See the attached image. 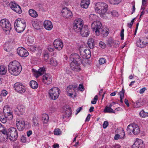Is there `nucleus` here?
<instances>
[{"instance_id": "9b49d317", "label": "nucleus", "mask_w": 148, "mask_h": 148, "mask_svg": "<svg viewBox=\"0 0 148 148\" xmlns=\"http://www.w3.org/2000/svg\"><path fill=\"white\" fill-rule=\"evenodd\" d=\"M14 90L19 93L22 94L26 91V88L20 82H17L14 85Z\"/></svg>"}, {"instance_id": "1a4fd4ad", "label": "nucleus", "mask_w": 148, "mask_h": 148, "mask_svg": "<svg viewBox=\"0 0 148 148\" xmlns=\"http://www.w3.org/2000/svg\"><path fill=\"white\" fill-rule=\"evenodd\" d=\"M84 26L83 22L81 19H77L74 21L73 24V27L75 32H79Z\"/></svg>"}, {"instance_id": "2eb2a0df", "label": "nucleus", "mask_w": 148, "mask_h": 148, "mask_svg": "<svg viewBox=\"0 0 148 148\" xmlns=\"http://www.w3.org/2000/svg\"><path fill=\"white\" fill-rule=\"evenodd\" d=\"M17 53L21 57H26L29 55L28 51L23 47H19L17 49Z\"/></svg>"}, {"instance_id": "4be33fe9", "label": "nucleus", "mask_w": 148, "mask_h": 148, "mask_svg": "<svg viewBox=\"0 0 148 148\" xmlns=\"http://www.w3.org/2000/svg\"><path fill=\"white\" fill-rule=\"evenodd\" d=\"M25 108L23 105L18 106L15 110V113L18 116L22 115L24 112Z\"/></svg>"}, {"instance_id": "72a5a7b5", "label": "nucleus", "mask_w": 148, "mask_h": 148, "mask_svg": "<svg viewBox=\"0 0 148 148\" xmlns=\"http://www.w3.org/2000/svg\"><path fill=\"white\" fill-rule=\"evenodd\" d=\"M49 119L48 115L46 114H43L42 116V120H43L44 123L46 124L48 122Z\"/></svg>"}, {"instance_id": "423d86ee", "label": "nucleus", "mask_w": 148, "mask_h": 148, "mask_svg": "<svg viewBox=\"0 0 148 148\" xmlns=\"http://www.w3.org/2000/svg\"><path fill=\"white\" fill-rule=\"evenodd\" d=\"M128 133L132 134L133 133L135 135H138L140 133V130L139 126L136 124H131L127 127Z\"/></svg>"}, {"instance_id": "13d9d810", "label": "nucleus", "mask_w": 148, "mask_h": 148, "mask_svg": "<svg viewBox=\"0 0 148 148\" xmlns=\"http://www.w3.org/2000/svg\"><path fill=\"white\" fill-rule=\"evenodd\" d=\"M79 89L81 91H83L84 90V88L83 84H80L79 86Z\"/></svg>"}, {"instance_id": "b1692460", "label": "nucleus", "mask_w": 148, "mask_h": 148, "mask_svg": "<svg viewBox=\"0 0 148 148\" xmlns=\"http://www.w3.org/2000/svg\"><path fill=\"white\" fill-rule=\"evenodd\" d=\"M32 70L35 72L34 75L37 78L39 76L44 74L45 72V68L44 67L40 68L39 69L38 71H36L34 69H32Z\"/></svg>"}, {"instance_id": "bf43d9fd", "label": "nucleus", "mask_w": 148, "mask_h": 148, "mask_svg": "<svg viewBox=\"0 0 148 148\" xmlns=\"http://www.w3.org/2000/svg\"><path fill=\"white\" fill-rule=\"evenodd\" d=\"M26 140V137L23 136H22L21 138V141L22 143H25Z\"/></svg>"}, {"instance_id": "5fc2aeb1", "label": "nucleus", "mask_w": 148, "mask_h": 148, "mask_svg": "<svg viewBox=\"0 0 148 148\" xmlns=\"http://www.w3.org/2000/svg\"><path fill=\"white\" fill-rule=\"evenodd\" d=\"M108 125V123L107 121H105L103 124V127L104 129L107 128Z\"/></svg>"}, {"instance_id": "79ce46f5", "label": "nucleus", "mask_w": 148, "mask_h": 148, "mask_svg": "<svg viewBox=\"0 0 148 148\" xmlns=\"http://www.w3.org/2000/svg\"><path fill=\"white\" fill-rule=\"evenodd\" d=\"M33 26L34 28L36 29H40V26L38 23L36 22H34L33 24Z\"/></svg>"}, {"instance_id": "6ab92c4d", "label": "nucleus", "mask_w": 148, "mask_h": 148, "mask_svg": "<svg viewBox=\"0 0 148 148\" xmlns=\"http://www.w3.org/2000/svg\"><path fill=\"white\" fill-rule=\"evenodd\" d=\"M6 133V130L4 126L0 123V139L3 140L4 138H7Z\"/></svg>"}, {"instance_id": "4c0bfd02", "label": "nucleus", "mask_w": 148, "mask_h": 148, "mask_svg": "<svg viewBox=\"0 0 148 148\" xmlns=\"http://www.w3.org/2000/svg\"><path fill=\"white\" fill-rule=\"evenodd\" d=\"M50 64L56 66H57L58 63L56 60L54 58H51L50 60Z\"/></svg>"}, {"instance_id": "a878e982", "label": "nucleus", "mask_w": 148, "mask_h": 148, "mask_svg": "<svg viewBox=\"0 0 148 148\" xmlns=\"http://www.w3.org/2000/svg\"><path fill=\"white\" fill-rule=\"evenodd\" d=\"M17 127L19 131H22L25 125V122L23 121H20L16 122Z\"/></svg>"}, {"instance_id": "f704fd0d", "label": "nucleus", "mask_w": 148, "mask_h": 148, "mask_svg": "<svg viewBox=\"0 0 148 148\" xmlns=\"http://www.w3.org/2000/svg\"><path fill=\"white\" fill-rule=\"evenodd\" d=\"M104 112L105 113H114V110L111 108L109 107L108 106H106L105 108Z\"/></svg>"}, {"instance_id": "680f3d73", "label": "nucleus", "mask_w": 148, "mask_h": 148, "mask_svg": "<svg viewBox=\"0 0 148 148\" xmlns=\"http://www.w3.org/2000/svg\"><path fill=\"white\" fill-rule=\"evenodd\" d=\"M122 132L121 133L120 135H121L120 138H123L125 136V132L123 130H122Z\"/></svg>"}, {"instance_id": "2f4dec72", "label": "nucleus", "mask_w": 148, "mask_h": 148, "mask_svg": "<svg viewBox=\"0 0 148 148\" xmlns=\"http://www.w3.org/2000/svg\"><path fill=\"white\" fill-rule=\"evenodd\" d=\"M29 85L33 89H36L38 86L37 83L35 81L32 80L30 82Z\"/></svg>"}, {"instance_id": "473e14b6", "label": "nucleus", "mask_w": 148, "mask_h": 148, "mask_svg": "<svg viewBox=\"0 0 148 148\" xmlns=\"http://www.w3.org/2000/svg\"><path fill=\"white\" fill-rule=\"evenodd\" d=\"M7 72V69L5 66L3 65L0 66V74L5 75Z\"/></svg>"}, {"instance_id": "09e8293b", "label": "nucleus", "mask_w": 148, "mask_h": 148, "mask_svg": "<svg viewBox=\"0 0 148 148\" xmlns=\"http://www.w3.org/2000/svg\"><path fill=\"white\" fill-rule=\"evenodd\" d=\"M89 17L90 19L92 20H96L97 16L95 14H91L89 15Z\"/></svg>"}, {"instance_id": "0e129e2a", "label": "nucleus", "mask_w": 148, "mask_h": 148, "mask_svg": "<svg viewBox=\"0 0 148 148\" xmlns=\"http://www.w3.org/2000/svg\"><path fill=\"white\" fill-rule=\"evenodd\" d=\"M121 135H119V134H116L115 135L114 137V139L115 140H117L119 139V138H121Z\"/></svg>"}, {"instance_id": "c03bdc74", "label": "nucleus", "mask_w": 148, "mask_h": 148, "mask_svg": "<svg viewBox=\"0 0 148 148\" xmlns=\"http://www.w3.org/2000/svg\"><path fill=\"white\" fill-rule=\"evenodd\" d=\"M4 117L1 118L0 119V121L2 123H5L7 121V118L8 117V116H5L4 115Z\"/></svg>"}, {"instance_id": "7ed1b4c3", "label": "nucleus", "mask_w": 148, "mask_h": 148, "mask_svg": "<svg viewBox=\"0 0 148 148\" xmlns=\"http://www.w3.org/2000/svg\"><path fill=\"white\" fill-rule=\"evenodd\" d=\"M108 5L105 3L98 2L95 4V9L96 12L100 14L103 18L106 17L105 13L108 10Z\"/></svg>"}, {"instance_id": "e433bc0d", "label": "nucleus", "mask_w": 148, "mask_h": 148, "mask_svg": "<svg viewBox=\"0 0 148 148\" xmlns=\"http://www.w3.org/2000/svg\"><path fill=\"white\" fill-rule=\"evenodd\" d=\"M14 12L16 13L20 14L22 12V10L20 6L18 5L13 10Z\"/></svg>"}, {"instance_id": "c756f323", "label": "nucleus", "mask_w": 148, "mask_h": 148, "mask_svg": "<svg viewBox=\"0 0 148 148\" xmlns=\"http://www.w3.org/2000/svg\"><path fill=\"white\" fill-rule=\"evenodd\" d=\"M29 15L33 18H36L38 16L37 12L33 9H30L28 11Z\"/></svg>"}, {"instance_id": "864d4df0", "label": "nucleus", "mask_w": 148, "mask_h": 148, "mask_svg": "<svg viewBox=\"0 0 148 148\" xmlns=\"http://www.w3.org/2000/svg\"><path fill=\"white\" fill-rule=\"evenodd\" d=\"M48 49L49 52H52L54 51V49L53 46H49L48 47Z\"/></svg>"}, {"instance_id": "a19ab883", "label": "nucleus", "mask_w": 148, "mask_h": 148, "mask_svg": "<svg viewBox=\"0 0 148 148\" xmlns=\"http://www.w3.org/2000/svg\"><path fill=\"white\" fill-rule=\"evenodd\" d=\"M54 133L55 135H60L61 134V131H60V129L57 128L54 130Z\"/></svg>"}, {"instance_id": "393cba45", "label": "nucleus", "mask_w": 148, "mask_h": 148, "mask_svg": "<svg viewBox=\"0 0 148 148\" xmlns=\"http://www.w3.org/2000/svg\"><path fill=\"white\" fill-rule=\"evenodd\" d=\"M44 26L45 28L48 30H51L53 27L51 22L49 20L44 21Z\"/></svg>"}, {"instance_id": "4468645a", "label": "nucleus", "mask_w": 148, "mask_h": 148, "mask_svg": "<svg viewBox=\"0 0 148 148\" xmlns=\"http://www.w3.org/2000/svg\"><path fill=\"white\" fill-rule=\"evenodd\" d=\"M10 108L8 105H6L4 106L3 109V114L5 116H10V120L12 119L13 117L12 112L10 111Z\"/></svg>"}, {"instance_id": "49530a36", "label": "nucleus", "mask_w": 148, "mask_h": 148, "mask_svg": "<svg viewBox=\"0 0 148 148\" xmlns=\"http://www.w3.org/2000/svg\"><path fill=\"white\" fill-rule=\"evenodd\" d=\"M110 3L112 4H118L119 2V0H110Z\"/></svg>"}, {"instance_id": "f03ea898", "label": "nucleus", "mask_w": 148, "mask_h": 148, "mask_svg": "<svg viewBox=\"0 0 148 148\" xmlns=\"http://www.w3.org/2000/svg\"><path fill=\"white\" fill-rule=\"evenodd\" d=\"M8 68L9 72L14 76L18 75L22 69L20 63L16 61L10 62L9 64Z\"/></svg>"}, {"instance_id": "39448f33", "label": "nucleus", "mask_w": 148, "mask_h": 148, "mask_svg": "<svg viewBox=\"0 0 148 148\" xmlns=\"http://www.w3.org/2000/svg\"><path fill=\"white\" fill-rule=\"evenodd\" d=\"M14 28L18 33L23 32L26 26L25 21L23 19L16 20L14 23Z\"/></svg>"}, {"instance_id": "ea45409f", "label": "nucleus", "mask_w": 148, "mask_h": 148, "mask_svg": "<svg viewBox=\"0 0 148 148\" xmlns=\"http://www.w3.org/2000/svg\"><path fill=\"white\" fill-rule=\"evenodd\" d=\"M99 63L100 64H103L106 62V59L104 58H100L99 59Z\"/></svg>"}, {"instance_id": "de8ad7c7", "label": "nucleus", "mask_w": 148, "mask_h": 148, "mask_svg": "<svg viewBox=\"0 0 148 148\" xmlns=\"http://www.w3.org/2000/svg\"><path fill=\"white\" fill-rule=\"evenodd\" d=\"M99 45L100 47L101 48L104 49L105 48L106 45L105 43L102 41H100L99 43Z\"/></svg>"}, {"instance_id": "58836bf2", "label": "nucleus", "mask_w": 148, "mask_h": 148, "mask_svg": "<svg viewBox=\"0 0 148 148\" xmlns=\"http://www.w3.org/2000/svg\"><path fill=\"white\" fill-rule=\"evenodd\" d=\"M90 3V2H88L87 3H84L81 2V6L82 8H87L88 6L89 5Z\"/></svg>"}, {"instance_id": "6e6d98bb", "label": "nucleus", "mask_w": 148, "mask_h": 148, "mask_svg": "<svg viewBox=\"0 0 148 148\" xmlns=\"http://www.w3.org/2000/svg\"><path fill=\"white\" fill-rule=\"evenodd\" d=\"M8 94L7 92L5 90H2L1 94L3 96H5L7 95Z\"/></svg>"}, {"instance_id": "c9c22d12", "label": "nucleus", "mask_w": 148, "mask_h": 148, "mask_svg": "<svg viewBox=\"0 0 148 148\" xmlns=\"http://www.w3.org/2000/svg\"><path fill=\"white\" fill-rule=\"evenodd\" d=\"M139 114L142 117L148 116V112H145L143 110H142L140 112Z\"/></svg>"}, {"instance_id": "f3484780", "label": "nucleus", "mask_w": 148, "mask_h": 148, "mask_svg": "<svg viewBox=\"0 0 148 148\" xmlns=\"http://www.w3.org/2000/svg\"><path fill=\"white\" fill-rule=\"evenodd\" d=\"M53 45L55 49L59 51L61 50L63 46V42L60 39L55 40L53 42Z\"/></svg>"}, {"instance_id": "4d7b16f0", "label": "nucleus", "mask_w": 148, "mask_h": 148, "mask_svg": "<svg viewBox=\"0 0 148 148\" xmlns=\"http://www.w3.org/2000/svg\"><path fill=\"white\" fill-rule=\"evenodd\" d=\"M124 29H122L121 32V39L123 40L124 39Z\"/></svg>"}, {"instance_id": "e2e57ef3", "label": "nucleus", "mask_w": 148, "mask_h": 148, "mask_svg": "<svg viewBox=\"0 0 148 148\" xmlns=\"http://www.w3.org/2000/svg\"><path fill=\"white\" fill-rule=\"evenodd\" d=\"M146 89L145 87H144L140 89L139 91V93L140 94H143L144 92Z\"/></svg>"}, {"instance_id": "8fccbe9b", "label": "nucleus", "mask_w": 148, "mask_h": 148, "mask_svg": "<svg viewBox=\"0 0 148 148\" xmlns=\"http://www.w3.org/2000/svg\"><path fill=\"white\" fill-rule=\"evenodd\" d=\"M125 90L124 89L122 88V90L121 91L119 92V94L120 96V98L124 97V96Z\"/></svg>"}, {"instance_id": "aec40b11", "label": "nucleus", "mask_w": 148, "mask_h": 148, "mask_svg": "<svg viewBox=\"0 0 148 148\" xmlns=\"http://www.w3.org/2000/svg\"><path fill=\"white\" fill-rule=\"evenodd\" d=\"M6 133V130L4 126L0 123V139L3 140L4 138H7Z\"/></svg>"}, {"instance_id": "f257e3e1", "label": "nucleus", "mask_w": 148, "mask_h": 148, "mask_svg": "<svg viewBox=\"0 0 148 148\" xmlns=\"http://www.w3.org/2000/svg\"><path fill=\"white\" fill-rule=\"evenodd\" d=\"M70 60L72 62L70 64L71 69L75 71H79L81 69L78 66L81 64H83V60L81 58L77 53L71 54L70 56Z\"/></svg>"}, {"instance_id": "a18cd8bd", "label": "nucleus", "mask_w": 148, "mask_h": 148, "mask_svg": "<svg viewBox=\"0 0 148 148\" xmlns=\"http://www.w3.org/2000/svg\"><path fill=\"white\" fill-rule=\"evenodd\" d=\"M10 5L11 8L13 10L18 5L16 4V3L11 2Z\"/></svg>"}, {"instance_id": "6e6552de", "label": "nucleus", "mask_w": 148, "mask_h": 148, "mask_svg": "<svg viewBox=\"0 0 148 148\" xmlns=\"http://www.w3.org/2000/svg\"><path fill=\"white\" fill-rule=\"evenodd\" d=\"M60 93V89L57 87H53L50 89L49 91V98L53 100L56 99Z\"/></svg>"}, {"instance_id": "c85d7f7f", "label": "nucleus", "mask_w": 148, "mask_h": 148, "mask_svg": "<svg viewBox=\"0 0 148 148\" xmlns=\"http://www.w3.org/2000/svg\"><path fill=\"white\" fill-rule=\"evenodd\" d=\"M74 87L71 85H70L67 87L66 88V92L68 94H69V96L71 97L73 95V93L74 91Z\"/></svg>"}, {"instance_id": "338daca9", "label": "nucleus", "mask_w": 148, "mask_h": 148, "mask_svg": "<svg viewBox=\"0 0 148 148\" xmlns=\"http://www.w3.org/2000/svg\"><path fill=\"white\" fill-rule=\"evenodd\" d=\"M32 132L31 130H29L27 132V136L29 137L32 134Z\"/></svg>"}, {"instance_id": "5701e85b", "label": "nucleus", "mask_w": 148, "mask_h": 148, "mask_svg": "<svg viewBox=\"0 0 148 148\" xmlns=\"http://www.w3.org/2000/svg\"><path fill=\"white\" fill-rule=\"evenodd\" d=\"M81 35L84 37H87L90 34L89 29L86 25H85L80 31Z\"/></svg>"}, {"instance_id": "9d476101", "label": "nucleus", "mask_w": 148, "mask_h": 148, "mask_svg": "<svg viewBox=\"0 0 148 148\" xmlns=\"http://www.w3.org/2000/svg\"><path fill=\"white\" fill-rule=\"evenodd\" d=\"M91 27L97 36L100 34V32L102 27L101 23L99 21H94L92 24Z\"/></svg>"}, {"instance_id": "774afa93", "label": "nucleus", "mask_w": 148, "mask_h": 148, "mask_svg": "<svg viewBox=\"0 0 148 148\" xmlns=\"http://www.w3.org/2000/svg\"><path fill=\"white\" fill-rule=\"evenodd\" d=\"M90 114H88V116L86 119L85 121H86H86H88L90 120Z\"/></svg>"}, {"instance_id": "f8f14e48", "label": "nucleus", "mask_w": 148, "mask_h": 148, "mask_svg": "<svg viewBox=\"0 0 148 148\" xmlns=\"http://www.w3.org/2000/svg\"><path fill=\"white\" fill-rule=\"evenodd\" d=\"M148 44V39L147 38H139L136 42V45L140 48H144Z\"/></svg>"}, {"instance_id": "dca6fc26", "label": "nucleus", "mask_w": 148, "mask_h": 148, "mask_svg": "<svg viewBox=\"0 0 148 148\" xmlns=\"http://www.w3.org/2000/svg\"><path fill=\"white\" fill-rule=\"evenodd\" d=\"M132 147V148H145V146L142 140L137 138Z\"/></svg>"}, {"instance_id": "a211bd4d", "label": "nucleus", "mask_w": 148, "mask_h": 148, "mask_svg": "<svg viewBox=\"0 0 148 148\" xmlns=\"http://www.w3.org/2000/svg\"><path fill=\"white\" fill-rule=\"evenodd\" d=\"M43 82L47 85L51 84L52 80V77L49 74H45L43 75L42 78Z\"/></svg>"}, {"instance_id": "37998d69", "label": "nucleus", "mask_w": 148, "mask_h": 148, "mask_svg": "<svg viewBox=\"0 0 148 148\" xmlns=\"http://www.w3.org/2000/svg\"><path fill=\"white\" fill-rule=\"evenodd\" d=\"M33 122L34 123V126H37L38 125L39 123L38 121V120L36 117H34L33 119Z\"/></svg>"}, {"instance_id": "69168bd1", "label": "nucleus", "mask_w": 148, "mask_h": 148, "mask_svg": "<svg viewBox=\"0 0 148 148\" xmlns=\"http://www.w3.org/2000/svg\"><path fill=\"white\" fill-rule=\"evenodd\" d=\"M82 109V108L81 107H79L78 108L77 110V112L76 113V115H77Z\"/></svg>"}, {"instance_id": "412c9836", "label": "nucleus", "mask_w": 148, "mask_h": 148, "mask_svg": "<svg viewBox=\"0 0 148 148\" xmlns=\"http://www.w3.org/2000/svg\"><path fill=\"white\" fill-rule=\"evenodd\" d=\"M80 54L84 59H88L91 56V52L89 49H85L83 51H80Z\"/></svg>"}, {"instance_id": "cd10ccee", "label": "nucleus", "mask_w": 148, "mask_h": 148, "mask_svg": "<svg viewBox=\"0 0 148 148\" xmlns=\"http://www.w3.org/2000/svg\"><path fill=\"white\" fill-rule=\"evenodd\" d=\"M144 104L143 101L141 99L138 100L134 103V106L135 108H138L142 106Z\"/></svg>"}, {"instance_id": "052dcab7", "label": "nucleus", "mask_w": 148, "mask_h": 148, "mask_svg": "<svg viewBox=\"0 0 148 148\" xmlns=\"http://www.w3.org/2000/svg\"><path fill=\"white\" fill-rule=\"evenodd\" d=\"M44 59L45 61L47 60L49 58V55L48 54H45L44 55Z\"/></svg>"}, {"instance_id": "20e7f679", "label": "nucleus", "mask_w": 148, "mask_h": 148, "mask_svg": "<svg viewBox=\"0 0 148 148\" xmlns=\"http://www.w3.org/2000/svg\"><path fill=\"white\" fill-rule=\"evenodd\" d=\"M6 138H4L3 141H6L8 137L10 138V140L12 141H15L18 137V132L16 129L14 127H11L9 128L6 130Z\"/></svg>"}, {"instance_id": "3c124183", "label": "nucleus", "mask_w": 148, "mask_h": 148, "mask_svg": "<svg viewBox=\"0 0 148 148\" xmlns=\"http://www.w3.org/2000/svg\"><path fill=\"white\" fill-rule=\"evenodd\" d=\"M67 110L66 111H65V113L66 115H69L71 114V109L70 108H66Z\"/></svg>"}, {"instance_id": "bb28decb", "label": "nucleus", "mask_w": 148, "mask_h": 148, "mask_svg": "<svg viewBox=\"0 0 148 148\" xmlns=\"http://www.w3.org/2000/svg\"><path fill=\"white\" fill-rule=\"evenodd\" d=\"M109 31V29L108 27H102L100 32V34H101L104 37H106L108 34Z\"/></svg>"}, {"instance_id": "7c9ffc66", "label": "nucleus", "mask_w": 148, "mask_h": 148, "mask_svg": "<svg viewBox=\"0 0 148 148\" xmlns=\"http://www.w3.org/2000/svg\"><path fill=\"white\" fill-rule=\"evenodd\" d=\"M88 46L90 49H93L95 46V42L93 38H90L88 41Z\"/></svg>"}, {"instance_id": "603ef678", "label": "nucleus", "mask_w": 148, "mask_h": 148, "mask_svg": "<svg viewBox=\"0 0 148 148\" xmlns=\"http://www.w3.org/2000/svg\"><path fill=\"white\" fill-rule=\"evenodd\" d=\"M97 96L96 95L94 97L93 100H92L91 101V103L93 104H95L96 103L98 99Z\"/></svg>"}, {"instance_id": "0eeeda50", "label": "nucleus", "mask_w": 148, "mask_h": 148, "mask_svg": "<svg viewBox=\"0 0 148 148\" xmlns=\"http://www.w3.org/2000/svg\"><path fill=\"white\" fill-rule=\"evenodd\" d=\"M0 26L5 32H8V34L10 32L11 26L9 21L6 19H3L0 21Z\"/></svg>"}, {"instance_id": "ddd939ff", "label": "nucleus", "mask_w": 148, "mask_h": 148, "mask_svg": "<svg viewBox=\"0 0 148 148\" xmlns=\"http://www.w3.org/2000/svg\"><path fill=\"white\" fill-rule=\"evenodd\" d=\"M62 16L66 18H71L73 16L72 12L67 8H63L62 11Z\"/></svg>"}]
</instances>
